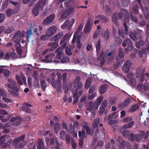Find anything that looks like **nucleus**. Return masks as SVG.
<instances>
[{
    "instance_id": "obj_1",
    "label": "nucleus",
    "mask_w": 149,
    "mask_h": 149,
    "mask_svg": "<svg viewBox=\"0 0 149 149\" xmlns=\"http://www.w3.org/2000/svg\"><path fill=\"white\" fill-rule=\"evenodd\" d=\"M25 137V135L23 134L19 137L15 138L14 140V142L16 144L17 148H22L25 145L24 141V139Z\"/></svg>"
},
{
    "instance_id": "obj_2",
    "label": "nucleus",
    "mask_w": 149,
    "mask_h": 149,
    "mask_svg": "<svg viewBox=\"0 0 149 149\" xmlns=\"http://www.w3.org/2000/svg\"><path fill=\"white\" fill-rule=\"evenodd\" d=\"M37 32V28L36 26L34 25L30 26L28 30L26 31V38L28 42H29V40L31 37L33 36V33L36 34H38Z\"/></svg>"
},
{
    "instance_id": "obj_3",
    "label": "nucleus",
    "mask_w": 149,
    "mask_h": 149,
    "mask_svg": "<svg viewBox=\"0 0 149 149\" xmlns=\"http://www.w3.org/2000/svg\"><path fill=\"white\" fill-rule=\"evenodd\" d=\"M100 119L99 118H97L95 119L94 121V123L93 124V129L94 131H95V134L96 136L100 135V131H99V129L98 128L99 124L100 123Z\"/></svg>"
},
{
    "instance_id": "obj_4",
    "label": "nucleus",
    "mask_w": 149,
    "mask_h": 149,
    "mask_svg": "<svg viewBox=\"0 0 149 149\" xmlns=\"http://www.w3.org/2000/svg\"><path fill=\"white\" fill-rule=\"evenodd\" d=\"M51 84L52 86L54 88L57 87L56 92H60L61 89L62 84L61 81L58 80L55 81L54 78L52 79V81Z\"/></svg>"
},
{
    "instance_id": "obj_5",
    "label": "nucleus",
    "mask_w": 149,
    "mask_h": 149,
    "mask_svg": "<svg viewBox=\"0 0 149 149\" xmlns=\"http://www.w3.org/2000/svg\"><path fill=\"white\" fill-rule=\"evenodd\" d=\"M128 138L131 141L135 140L137 142L140 141L142 139L138 134H134L132 133L130 134Z\"/></svg>"
},
{
    "instance_id": "obj_6",
    "label": "nucleus",
    "mask_w": 149,
    "mask_h": 149,
    "mask_svg": "<svg viewBox=\"0 0 149 149\" xmlns=\"http://www.w3.org/2000/svg\"><path fill=\"white\" fill-rule=\"evenodd\" d=\"M55 17L54 14H52L46 17L44 19L42 22L43 25H47L51 23L53 21Z\"/></svg>"
},
{
    "instance_id": "obj_7",
    "label": "nucleus",
    "mask_w": 149,
    "mask_h": 149,
    "mask_svg": "<svg viewBox=\"0 0 149 149\" xmlns=\"http://www.w3.org/2000/svg\"><path fill=\"white\" fill-rule=\"evenodd\" d=\"M131 65L130 61L128 60L125 62L122 68L123 70L125 72H128L130 70Z\"/></svg>"
},
{
    "instance_id": "obj_8",
    "label": "nucleus",
    "mask_w": 149,
    "mask_h": 149,
    "mask_svg": "<svg viewBox=\"0 0 149 149\" xmlns=\"http://www.w3.org/2000/svg\"><path fill=\"white\" fill-rule=\"evenodd\" d=\"M92 28V24L90 21L88 20L86 22L84 29V32L85 34L89 33Z\"/></svg>"
},
{
    "instance_id": "obj_9",
    "label": "nucleus",
    "mask_w": 149,
    "mask_h": 149,
    "mask_svg": "<svg viewBox=\"0 0 149 149\" xmlns=\"http://www.w3.org/2000/svg\"><path fill=\"white\" fill-rule=\"evenodd\" d=\"M56 30V28L55 26L49 27L46 31V34L48 36L50 37L54 35Z\"/></svg>"
},
{
    "instance_id": "obj_10",
    "label": "nucleus",
    "mask_w": 149,
    "mask_h": 149,
    "mask_svg": "<svg viewBox=\"0 0 149 149\" xmlns=\"http://www.w3.org/2000/svg\"><path fill=\"white\" fill-rule=\"evenodd\" d=\"M95 18L100 19V21L103 23H107L109 21V19L107 17L101 15H96Z\"/></svg>"
},
{
    "instance_id": "obj_11",
    "label": "nucleus",
    "mask_w": 149,
    "mask_h": 149,
    "mask_svg": "<svg viewBox=\"0 0 149 149\" xmlns=\"http://www.w3.org/2000/svg\"><path fill=\"white\" fill-rule=\"evenodd\" d=\"M134 33L138 36L139 40H141L143 38V33L142 30L137 29L134 31Z\"/></svg>"
},
{
    "instance_id": "obj_12",
    "label": "nucleus",
    "mask_w": 149,
    "mask_h": 149,
    "mask_svg": "<svg viewBox=\"0 0 149 149\" xmlns=\"http://www.w3.org/2000/svg\"><path fill=\"white\" fill-rule=\"evenodd\" d=\"M110 31L107 29L104 34L102 35V36L104 39L107 41L110 38Z\"/></svg>"
},
{
    "instance_id": "obj_13",
    "label": "nucleus",
    "mask_w": 149,
    "mask_h": 149,
    "mask_svg": "<svg viewBox=\"0 0 149 149\" xmlns=\"http://www.w3.org/2000/svg\"><path fill=\"white\" fill-rule=\"evenodd\" d=\"M108 86L106 84H104L100 87L99 91L101 94H103L106 92L107 90Z\"/></svg>"
},
{
    "instance_id": "obj_14",
    "label": "nucleus",
    "mask_w": 149,
    "mask_h": 149,
    "mask_svg": "<svg viewBox=\"0 0 149 149\" xmlns=\"http://www.w3.org/2000/svg\"><path fill=\"white\" fill-rule=\"evenodd\" d=\"M63 36V33L60 32L51 38V41H56L61 39Z\"/></svg>"
},
{
    "instance_id": "obj_15",
    "label": "nucleus",
    "mask_w": 149,
    "mask_h": 149,
    "mask_svg": "<svg viewBox=\"0 0 149 149\" xmlns=\"http://www.w3.org/2000/svg\"><path fill=\"white\" fill-rule=\"evenodd\" d=\"M20 119L19 116H16L15 117L13 118L10 120L11 121L14 122L13 123L15 125V126H17L21 124V122L20 121L17 120H20Z\"/></svg>"
},
{
    "instance_id": "obj_16",
    "label": "nucleus",
    "mask_w": 149,
    "mask_h": 149,
    "mask_svg": "<svg viewBox=\"0 0 149 149\" xmlns=\"http://www.w3.org/2000/svg\"><path fill=\"white\" fill-rule=\"evenodd\" d=\"M23 37V35L19 31H18L15 34L13 35V38L16 39V41L17 40H20V39Z\"/></svg>"
},
{
    "instance_id": "obj_17",
    "label": "nucleus",
    "mask_w": 149,
    "mask_h": 149,
    "mask_svg": "<svg viewBox=\"0 0 149 149\" xmlns=\"http://www.w3.org/2000/svg\"><path fill=\"white\" fill-rule=\"evenodd\" d=\"M44 143L42 140L39 139L38 140V144L37 145V149H42L44 147Z\"/></svg>"
},
{
    "instance_id": "obj_18",
    "label": "nucleus",
    "mask_w": 149,
    "mask_h": 149,
    "mask_svg": "<svg viewBox=\"0 0 149 149\" xmlns=\"http://www.w3.org/2000/svg\"><path fill=\"white\" fill-rule=\"evenodd\" d=\"M139 108L138 105L135 104L132 106L129 109V112L130 113H132L136 110H137Z\"/></svg>"
},
{
    "instance_id": "obj_19",
    "label": "nucleus",
    "mask_w": 149,
    "mask_h": 149,
    "mask_svg": "<svg viewBox=\"0 0 149 149\" xmlns=\"http://www.w3.org/2000/svg\"><path fill=\"white\" fill-rule=\"evenodd\" d=\"M12 85L10 84H7V86L9 88L15 91L17 93L18 92H19V89L17 87V85Z\"/></svg>"
},
{
    "instance_id": "obj_20",
    "label": "nucleus",
    "mask_w": 149,
    "mask_h": 149,
    "mask_svg": "<svg viewBox=\"0 0 149 149\" xmlns=\"http://www.w3.org/2000/svg\"><path fill=\"white\" fill-rule=\"evenodd\" d=\"M40 7H37V5L36 4V6L32 10V13L35 16H37L39 13V9Z\"/></svg>"
},
{
    "instance_id": "obj_21",
    "label": "nucleus",
    "mask_w": 149,
    "mask_h": 149,
    "mask_svg": "<svg viewBox=\"0 0 149 149\" xmlns=\"http://www.w3.org/2000/svg\"><path fill=\"white\" fill-rule=\"evenodd\" d=\"M20 109L21 111H24L26 113H31V111L30 109L27 107L22 106L20 107Z\"/></svg>"
},
{
    "instance_id": "obj_22",
    "label": "nucleus",
    "mask_w": 149,
    "mask_h": 149,
    "mask_svg": "<svg viewBox=\"0 0 149 149\" xmlns=\"http://www.w3.org/2000/svg\"><path fill=\"white\" fill-rule=\"evenodd\" d=\"M40 85L41 88L43 91H45L47 87L46 81L44 79L40 80Z\"/></svg>"
},
{
    "instance_id": "obj_23",
    "label": "nucleus",
    "mask_w": 149,
    "mask_h": 149,
    "mask_svg": "<svg viewBox=\"0 0 149 149\" xmlns=\"http://www.w3.org/2000/svg\"><path fill=\"white\" fill-rule=\"evenodd\" d=\"M145 42L143 40H141L139 42H136L135 43L136 47L138 49L140 48L141 46H142L144 45Z\"/></svg>"
},
{
    "instance_id": "obj_24",
    "label": "nucleus",
    "mask_w": 149,
    "mask_h": 149,
    "mask_svg": "<svg viewBox=\"0 0 149 149\" xmlns=\"http://www.w3.org/2000/svg\"><path fill=\"white\" fill-rule=\"evenodd\" d=\"M132 44L131 40L129 38H127L123 41V45L124 47H125L127 45H129Z\"/></svg>"
},
{
    "instance_id": "obj_25",
    "label": "nucleus",
    "mask_w": 149,
    "mask_h": 149,
    "mask_svg": "<svg viewBox=\"0 0 149 149\" xmlns=\"http://www.w3.org/2000/svg\"><path fill=\"white\" fill-rule=\"evenodd\" d=\"M144 15L146 19H148V15H149V8L146 6L145 7L144 10Z\"/></svg>"
},
{
    "instance_id": "obj_26",
    "label": "nucleus",
    "mask_w": 149,
    "mask_h": 149,
    "mask_svg": "<svg viewBox=\"0 0 149 149\" xmlns=\"http://www.w3.org/2000/svg\"><path fill=\"white\" fill-rule=\"evenodd\" d=\"M135 123L134 121H131L128 123L123 126V127L125 129L131 127L134 125Z\"/></svg>"
},
{
    "instance_id": "obj_27",
    "label": "nucleus",
    "mask_w": 149,
    "mask_h": 149,
    "mask_svg": "<svg viewBox=\"0 0 149 149\" xmlns=\"http://www.w3.org/2000/svg\"><path fill=\"white\" fill-rule=\"evenodd\" d=\"M134 48V46L132 44L128 45L127 48L125 49V52L126 53H127L129 52L132 51Z\"/></svg>"
},
{
    "instance_id": "obj_28",
    "label": "nucleus",
    "mask_w": 149,
    "mask_h": 149,
    "mask_svg": "<svg viewBox=\"0 0 149 149\" xmlns=\"http://www.w3.org/2000/svg\"><path fill=\"white\" fill-rule=\"evenodd\" d=\"M68 136L66 132L64 130H62L60 133V138L63 139H65V138Z\"/></svg>"
},
{
    "instance_id": "obj_29",
    "label": "nucleus",
    "mask_w": 149,
    "mask_h": 149,
    "mask_svg": "<svg viewBox=\"0 0 149 149\" xmlns=\"http://www.w3.org/2000/svg\"><path fill=\"white\" fill-rule=\"evenodd\" d=\"M130 37L132 40L134 41L138 39L136 35L131 31L130 32Z\"/></svg>"
},
{
    "instance_id": "obj_30",
    "label": "nucleus",
    "mask_w": 149,
    "mask_h": 149,
    "mask_svg": "<svg viewBox=\"0 0 149 149\" xmlns=\"http://www.w3.org/2000/svg\"><path fill=\"white\" fill-rule=\"evenodd\" d=\"M7 136V135L4 134L0 137V147L1 146L2 144L4 143L6 141V137Z\"/></svg>"
},
{
    "instance_id": "obj_31",
    "label": "nucleus",
    "mask_w": 149,
    "mask_h": 149,
    "mask_svg": "<svg viewBox=\"0 0 149 149\" xmlns=\"http://www.w3.org/2000/svg\"><path fill=\"white\" fill-rule=\"evenodd\" d=\"M59 48H58L56 50V52H57V53L56 56V58L57 59H60L61 58V55L63 53L62 51H59Z\"/></svg>"
},
{
    "instance_id": "obj_32",
    "label": "nucleus",
    "mask_w": 149,
    "mask_h": 149,
    "mask_svg": "<svg viewBox=\"0 0 149 149\" xmlns=\"http://www.w3.org/2000/svg\"><path fill=\"white\" fill-rule=\"evenodd\" d=\"M54 129L55 133L57 134L58 131L60 129V126L59 124L58 123H56L54 126Z\"/></svg>"
},
{
    "instance_id": "obj_33",
    "label": "nucleus",
    "mask_w": 149,
    "mask_h": 149,
    "mask_svg": "<svg viewBox=\"0 0 149 149\" xmlns=\"http://www.w3.org/2000/svg\"><path fill=\"white\" fill-rule=\"evenodd\" d=\"M46 1L45 0H40L37 3V7L41 8L42 6H44L45 5Z\"/></svg>"
},
{
    "instance_id": "obj_34",
    "label": "nucleus",
    "mask_w": 149,
    "mask_h": 149,
    "mask_svg": "<svg viewBox=\"0 0 149 149\" xmlns=\"http://www.w3.org/2000/svg\"><path fill=\"white\" fill-rule=\"evenodd\" d=\"M132 10L134 14H137L139 13V7L137 4L132 7Z\"/></svg>"
},
{
    "instance_id": "obj_35",
    "label": "nucleus",
    "mask_w": 149,
    "mask_h": 149,
    "mask_svg": "<svg viewBox=\"0 0 149 149\" xmlns=\"http://www.w3.org/2000/svg\"><path fill=\"white\" fill-rule=\"evenodd\" d=\"M9 1V0H6L2 4L1 8L2 11L4 10L7 7Z\"/></svg>"
},
{
    "instance_id": "obj_36",
    "label": "nucleus",
    "mask_w": 149,
    "mask_h": 149,
    "mask_svg": "<svg viewBox=\"0 0 149 149\" xmlns=\"http://www.w3.org/2000/svg\"><path fill=\"white\" fill-rule=\"evenodd\" d=\"M96 52L97 54H98L100 51L101 49V45H100V40H98L97 42L96 45Z\"/></svg>"
},
{
    "instance_id": "obj_37",
    "label": "nucleus",
    "mask_w": 149,
    "mask_h": 149,
    "mask_svg": "<svg viewBox=\"0 0 149 149\" xmlns=\"http://www.w3.org/2000/svg\"><path fill=\"white\" fill-rule=\"evenodd\" d=\"M74 126L72 124H70L69 125V129L68 128V131L67 132H69L70 133H72L74 131Z\"/></svg>"
},
{
    "instance_id": "obj_38",
    "label": "nucleus",
    "mask_w": 149,
    "mask_h": 149,
    "mask_svg": "<svg viewBox=\"0 0 149 149\" xmlns=\"http://www.w3.org/2000/svg\"><path fill=\"white\" fill-rule=\"evenodd\" d=\"M120 12L123 15H124L125 17H127L129 15L128 11L126 10L124 8H121Z\"/></svg>"
},
{
    "instance_id": "obj_39",
    "label": "nucleus",
    "mask_w": 149,
    "mask_h": 149,
    "mask_svg": "<svg viewBox=\"0 0 149 149\" xmlns=\"http://www.w3.org/2000/svg\"><path fill=\"white\" fill-rule=\"evenodd\" d=\"M130 1L128 0H121V3L122 6L124 7H127Z\"/></svg>"
},
{
    "instance_id": "obj_40",
    "label": "nucleus",
    "mask_w": 149,
    "mask_h": 149,
    "mask_svg": "<svg viewBox=\"0 0 149 149\" xmlns=\"http://www.w3.org/2000/svg\"><path fill=\"white\" fill-rule=\"evenodd\" d=\"M15 29L13 27H9L5 31V32L6 33H10L12 31H14Z\"/></svg>"
},
{
    "instance_id": "obj_41",
    "label": "nucleus",
    "mask_w": 149,
    "mask_h": 149,
    "mask_svg": "<svg viewBox=\"0 0 149 149\" xmlns=\"http://www.w3.org/2000/svg\"><path fill=\"white\" fill-rule=\"evenodd\" d=\"M6 12L7 16L10 17L13 14L14 11L11 9H8L6 11Z\"/></svg>"
},
{
    "instance_id": "obj_42",
    "label": "nucleus",
    "mask_w": 149,
    "mask_h": 149,
    "mask_svg": "<svg viewBox=\"0 0 149 149\" xmlns=\"http://www.w3.org/2000/svg\"><path fill=\"white\" fill-rule=\"evenodd\" d=\"M3 58L7 60L11 59L10 56V52H9L7 53L3 57Z\"/></svg>"
},
{
    "instance_id": "obj_43",
    "label": "nucleus",
    "mask_w": 149,
    "mask_h": 149,
    "mask_svg": "<svg viewBox=\"0 0 149 149\" xmlns=\"http://www.w3.org/2000/svg\"><path fill=\"white\" fill-rule=\"evenodd\" d=\"M129 131L128 130H124L122 133V135L124 137H126L128 136H129L130 134ZM129 136H128L129 137Z\"/></svg>"
},
{
    "instance_id": "obj_44",
    "label": "nucleus",
    "mask_w": 149,
    "mask_h": 149,
    "mask_svg": "<svg viewBox=\"0 0 149 149\" xmlns=\"http://www.w3.org/2000/svg\"><path fill=\"white\" fill-rule=\"evenodd\" d=\"M117 98L115 97H112L110 100L109 102L111 105H113L117 101Z\"/></svg>"
},
{
    "instance_id": "obj_45",
    "label": "nucleus",
    "mask_w": 149,
    "mask_h": 149,
    "mask_svg": "<svg viewBox=\"0 0 149 149\" xmlns=\"http://www.w3.org/2000/svg\"><path fill=\"white\" fill-rule=\"evenodd\" d=\"M70 60V58L68 57H64L61 60V63H66L68 62Z\"/></svg>"
},
{
    "instance_id": "obj_46",
    "label": "nucleus",
    "mask_w": 149,
    "mask_h": 149,
    "mask_svg": "<svg viewBox=\"0 0 149 149\" xmlns=\"http://www.w3.org/2000/svg\"><path fill=\"white\" fill-rule=\"evenodd\" d=\"M74 10V8L71 7L67 9L65 12V13L67 14V15H69L71 14L73 12Z\"/></svg>"
},
{
    "instance_id": "obj_47",
    "label": "nucleus",
    "mask_w": 149,
    "mask_h": 149,
    "mask_svg": "<svg viewBox=\"0 0 149 149\" xmlns=\"http://www.w3.org/2000/svg\"><path fill=\"white\" fill-rule=\"evenodd\" d=\"M65 51L66 54L68 56H70L72 54L71 49L69 48L66 47L65 49Z\"/></svg>"
},
{
    "instance_id": "obj_48",
    "label": "nucleus",
    "mask_w": 149,
    "mask_h": 149,
    "mask_svg": "<svg viewBox=\"0 0 149 149\" xmlns=\"http://www.w3.org/2000/svg\"><path fill=\"white\" fill-rule=\"evenodd\" d=\"M123 25L125 28V30L123 32V33H124V34L127 35L128 33V27L126 24V23L125 22H124L123 23Z\"/></svg>"
},
{
    "instance_id": "obj_49",
    "label": "nucleus",
    "mask_w": 149,
    "mask_h": 149,
    "mask_svg": "<svg viewBox=\"0 0 149 149\" xmlns=\"http://www.w3.org/2000/svg\"><path fill=\"white\" fill-rule=\"evenodd\" d=\"M6 17V15L5 14L0 13V23L3 22Z\"/></svg>"
},
{
    "instance_id": "obj_50",
    "label": "nucleus",
    "mask_w": 149,
    "mask_h": 149,
    "mask_svg": "<svg viewBox=\"0 0 149 149\" xmlns=\"http://www.w3.org/2000/svg\"><path fill=\"white\" fill-rule=\"evenodd\" d=\"M70 21L68 20H66L64 23L61 26V29H63L66 28L67 26L69 24Z\"/></svg>"
},
{
    "instance_id": "obj_51",
    "label": "nucleus",
    "mask_w": 149,
    "mask_h": 149,
    "mask_svg": "<svg viewBox=\"0 0 149 149\" xmlns=\"http://www.w3.org/2000/svg\"><path fill=\"white\" fill-rule=\"evenodd\" d=\"M130 85L132 87H133L134 86L136 83V79H130Z\"/></svg>"
},
{
    "instance_id": "obj_52",
    "label": "nucleus",
    "mask_w": 149,
    "mask_h": 149,
    "mask_svg": "<svg viewBox=\"0 0 149 149\" xmlns=\"http://www.w3.org/2000/svg\"><path fill=\"white\" fill-rule=\"evenodd\" d=\"M112 21L114 23H116L118 21V19L117 15L115 14H113L112 17Z\"/></svg>"
},
{
    "instance_id": "obj_53",
    "label": "nucleus",
    "mask_w": 149,
    "mask_h": 149,
    "mask_svg": "<svg viewBox=\"0 0 149 149\" xmlns=\"http://www.w3.org/2000/svg\"><path fill=\"white\" fill-rule=\"evenodd\" d=\"M102 99L103 97H99L95 102V103H96V104L97 105H99L101 103Z\"/></svg>"
},
{
    "instance_id": "obj_54",
    "label": "nucleus",
    "mask_w": 149,
    "mask_h": 149,
    "mask_svg": "<svg viewBox=\"0 0 149 149\" xmlns=\"http://www.w3.org/2000/svg\"><path fill=\"white\" fill-rule=\"evenodd\" d=\"M91 81L88 79L86 80V84L85 85V88L86 89H87L89 88L91 85Z\"/></svg>"
},
{
    "instance_id": "obj_55",
    "label": "nucleus",
    "mask_w": 149,
    "mask_h": 149,
    "mask_svg": "<svg viewBox=\"0 0 149 149\" xmlns=\"http://www.w3.org/2000/svg\"><path fill=\"white\" fill-rule=\"evenodd\" d=\"M132 117H129L124 118L123 120L124 123H126L130 122L132 120Z\"/></svg>"
},
{
    "instance_id": "obj_56",
    "label": "nucleus",
    "mask_w": 149,
    "mask_h": 149,
    "mask_svg": "<svg viewBox=\"0 0 149 149\" xmlns=\"http://www.w3.org/2000/svg\"><path fill=\"white\" fill-rule=\"evenodd\" d=\"M138 133V134L140 136L141 138L143 139V137H144V135L145 134V132L143 130H140L139 131Z\"/></svg>"
},
{
    "instance_id": "obj_57",
    "label": "nucleus",
    "mask_w": 149,
    "mask_h": 149,
    "mask_svg": "<svg viewBox=\"0 0 149 149\" xmlns=\"http://www.w3.org/2000/svg\"><path fill=\"white\" fill-rule=\"evenodd\" d=\"M85 129L86 130V133L87 134H90L91 135H92L93 134L94 131L93 132L92 131L91 132V130L89 127L85 128Z\"/></svg>"
},
{
    "instance_id": "obj_58",
    "label": "nucleus",
    "mask_w": 149,
    "mask_h": 149,
    "mask_svg": "<svg viewBox=\"0 0 149 149\" xmlns=\"http://www.w3.org/2000/svg\"><path fill=\"white\" fill-rule=\"evenodd\" d=\"M15 77L17 83L21 85H22V83L21 81L20 78L19 77V76L18 75H16Z\"/></svg>"
},
{
    "instance_id": "obj_59",
    "label": "nucleus",
    "mask_w": 149,
    "mask_h": 149,
    "mask_svg": "<svg viewBox=\"0 0 149 149\" xmlns=\"http://www.w3.org/2000/svg\"><path fill=\"white\" fill-rule=\"evenodd\" d=\"M131 100L130 99V98H127L125 100V102L124 103L125 106H127L130 103Z\"/></svg>"
},
{
    "instance_id": "obj_60",
    "label": "nucleus",
    "mask_w": 149,
    "mask_h": 149,
    "mask_svg": "<svg viewBox=\"0 0 149 149\" xmlns=\"http://www.w3.org/2000/svg\"><path fill=\"white\" fill-rule=\"evenodd\" d=\"M49 37V36H48L46 34V35H44L41 36L40 39L42 41H45L47 40Z\"/></svg>"
},
{
    "instance_id": "obj_61",
    "label": "nucleus",
    "mask_w": 149,
    "mask_h": 149,
    "mask_svg": "<svg viewBox=\"0 0 149 149\" xmlns=\"http://www.w3.org/2000/svg\"><path fill=\"white\" fill-rule=\"evenodd\" d=\"M33 86L36 88H38L40 87L38 80H35L33 83Z\"/></svg>"
},
{
    "instance_id": "obj_62",
    "label": "nucleus",
    "mask_w": 149,
    "mask_h": 149,
    "mask_svg": "<svg viewBox=\"0 0 149 149\" xmlns=\"http://www.w3.org/2000/svg\"><path fill=\"white\" fill-rule=\"evenodd\" d=\"M126 107L125 106L124 102H122L120 103L118 105V108L119 109L122 110L124 107Z\"/></svg>"
},
{
    "instance_id": "obj_63",
    "label": "nucleus",
    "mask_w": 149,
    "mask_h": 149,
    "mask_svg": "<svg viewBox=\"0 0 149 149\" xmlns=\"http://www.w3.org/2000/svg\"><path fill=\"white\" fill-rule=\"evenodd\" d=\"M3 74L5 76H8L10 74V72L8 69H5L3 72Z\"/></svg>"
},
{
    "instance_id": "obj_64",
    "label": "nucleus",
    "mask_w": 149,
    "mask_h": 149,
    "mask_svg": "<svg viewBox=\"0 0 149 149\" xmlns=\"http://www.w3.org/2000/svg\"><path fill=\"white\" fill-rule=\"evenodd\" d=\"M28 147L29 149H36L35 145L33 143H30L28 145Z\"/></svg>"
}]
</instances>
